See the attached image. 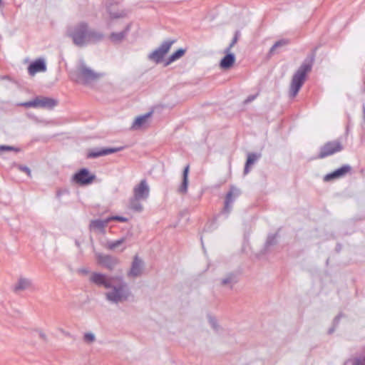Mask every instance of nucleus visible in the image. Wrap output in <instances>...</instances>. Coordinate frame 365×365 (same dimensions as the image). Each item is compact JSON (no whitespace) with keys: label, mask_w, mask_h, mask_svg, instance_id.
<instances>
[{"label":"nucleus","mask_w":365,"mask_h":365,"mask_svg":"<svg viewBox=\"0 0 365 365\" xmlns=\"http://www.w3.org/2000/svg\"><path fill=\"white\" fill-rule=\"evenodd\" d=\"M120 16H114L113 17L115 18H118V17H120Z\"/></svg>","instance_id":"34"},{"label":"nucleus","mask_w":365,"mask_h":365,"mask_svg":"<svg viewBox=\"0 0 365 365\" xmlns=\"http://www.w3.org/2000/svg\"><path fill=\"white\" fill-rule=\"evenodd\" d=\"M110 218V221L111 220H118L120 222H126L128 220L127 218L123 217H120V216H115V217H112Z\"/></svg>","instance_id":"28"},{"label":"nucleus","mask_w":365,"mask_h":365,"mask_svg":"<svg viewBox=\"0 0 365 365\" xmlns=\"http://www.w3.org/2000/svg\"><path fill=\"white\" fill-rule=\"evenodd\" d=\"M342 150V145L338 141H331L326 143L320 150L319 154V158H324L329 155H331L336 153L340 152Z\"/></svg>","instance_id":"6"},{"label":"nucleus","mask_w":365,"mask_h":365,"mask_svg":"<svg viewBox=\"0 0 365 365\" xmlns=\"http://www.w3.org/2000/svg\"><path fill=\"white\" fill-rule=\"evenodd\" d=\"M0 150H6V151H9V150H14L16 152H18L19 151V149H16L14 147H11V146H0Z\"/></svg>","instance_id":"27"},{"label":"nucleus","mask_w":365,"mask_h":365,"mask_svg":"<svg viewBox=\"0 0 365 365\" xmlns=\"http://www.w3.org/2000/svg\"><path fill=\"white\" fill-rule=\"evenodd\" d=\"M56 101L52 98L37 97L33 101L21 103V106L25 108H53L56 105Z\"/></svg>","instance_id":"5"},{"label":"nucleus","mask_w":365,"mask_h":365,"mask_svg":"<svg viewBox=\"0 0 365 365\" xmlns=\"http://www.w3.org/2000/svg\"><path fill=\"white\" fill-rule=\"evenodd\" d=\"M185 53V50L182 48H180L178 51H176L175 53H173L168 58V61L166 62L165 65H169L170 63L175 61L176 60L179 59Z\"/></svg>","instance_id":"19"},{"label":"nucleus","mask_w":365,"mask_h":365,"mask_svg":"<svg viewBox=\"0 0 365 365\" xmlns=\"http://www.w3.org/2000/svg\"><path fill=\"white\" fill-rule=\"evenodd\" d=\"M188 173L189 165H187L184 169L182 183L179 189L180 192L182 193H185L187 192L188 185Z\"/></svg>","instance_id":"17"},{"label":"nucleus","mask_w":365,"mask_h":365,"mask_svg":"<svg viewBox=\"0 0 365 365\" xmlns=\"http://www.w3.org/2000/svg\"><path fill=\"white\" fill-rule=\"evenodd\" d=\"M311 68V61L309 63H304L293 76L289 88L290 95L292 97L296 96L299 92L305 81L306 75L308 72L310 71Z\"/></svg>","instance_id":"1"},{"label":"nucleus","mask_w":365,"mask_h":365,"mask_svg":"<svg viewBox=\"0 0 365 365\" xmlns=\"http://www.w3.org/2000/svg\"><path fill=\"white\" fill-rule=\"evenodd\" d=\"M29 73L34 76L38 72H44L46 70V64L42 59H37L29 66Z\"/></svg>","instance_id":"11"},{"label":"nucleus","mask_w":365,"mask_h":365,"mask_svg":"<svg viewBox=\"0 0 365 365\" xmlns=\"http://www.w3.org/2000/svg\"><path fill=\"white\" fill-rule=\"evenodd\" d=\"M287 43V42L285 41H277L275 43V44L272 47L270 51L272 53L274 51V50L279 47V46H284Z\"/></svg>","instance_id":"26"},{"label":"nucleus","mask_w":365,"mask_h":365,"mask_svg":"<svg viewBox=\"0 0 365 365\" xmlns=\"http://www.w3.org/2000/svg\"><path fill=\"white\" fill-rule=\"evenodd\" d=\"M94 34L88 30L86 24H79L72 32L71 36L73 43L77 46H83L89 42L93 37Z\"/></svg>","instance_id":"3"},{"label":"nucleus","mask_w":365,"mask_h":365,"mask_svg":"<svg viewBox=\"0 0 365 365\" xmlns=\"http://www.w3.org/2000/svg\"><path fill=\"white\" fill-rule=\"evenodd\" d=\"M124 241L123 239H121V240H117L115 242H111L108 245V247L109 249L110 250H113V249H115V247H117L118 245H120L121 243H123Z\"/></svg>","instance_id":"24"},{"label":"nucleus","mask_w":365,"mask_h":365,"mask_svg":"<svg viewBox=\"0 0 365 365\" xmlns=\"http://www.w3.org/2000/svg\"><path fill=\"white\" fill-rule=\"evenodd\" d=\"M18 169L21 172L25 173L29 177L31 176V170L28 167L24 165H19Z\"/></svg>","instance_id":"23"},{"label":"nucleus","mask_w":365,"mask_h":365,"mask_svg":"<svg viewBox=\"0 0 365 365\" xmlns=\"http://www.w3.org/2000/svg\"><path fill=\"white\" fill-rule=\"evenodd\" d=\"M173 43V41H165L162 43L158 49L150 54V58L156 63L160 62L170 51Z\"/></svg>","instance_id":"7"},{"label":"nucleus","mask_w":365,"mask_h":365,"mask_svg":"<svg viewBox=\"0 0 365 365\" xmlns=\"http://www.w3.org/2000/svg\"><path fill=\"white\" fill-rule=\"evenodd\" d=\"M111 38H112L113 39H114V40H115V39H116V38H115V35H114V34H113V35L111 36Z\"/></svg>","instance_id":"31"},{"label":"nucleus","mask_w":365,"mask_h":365,"mask_svg":"<svg viewBox=\"0 0 365 365\" xmlns=\"http://www.w3.org/2000/svg\"><path fill=\"white\" fill-rule=\"evenodd\" d=\"M98 261L101 264L106 267L108 269H112V267L115 264V261L108 256L99 255L98 257Z\"/></svg>","instance_id":"16"},{"label":"nucleus","mask_w":365,"mask_h":365,"mask_svg":"<svg viewBox=\"0 0 365 365\" xmlns=\"http://www.w3.org/2000/svg\"><path fill=\"white\" fill-rule=\"evenodd\" d=\"M233 282V278H232V276H229V277H227V278L224 279L222 280V284H223V285H226V284H230V283H231V282Z\"/></svg>","instance_id":"29"},{"label":"nucleus","mask_w":365,"mask_h":365,"mask_svg":"<svg viewBox=\"0 0 365 365\" xmlns=\"http://www.w3.org/2000/svg\"><path fill=\"white\" fill-rule=\"evenodd\" d=\"M150 189L145 180H142L133 187V199L130 200L132 209L140 211L142 206L138 202L139 200L146 199L149 195Z\"/></svg>","instance_id":"2"},{"label":"nucleus","mask_w":365,"mask_h":365,"mask_svg":"<svg viewBox=\"0 0 365 365\" xmlns=\"http://www.w3.org/2000/svg\"><path fill=\"white\" fill-rule=\"evenodd\" d=\"M84 339L87 342H93L95 340V336L92 333H86L84 335Z\"/></svg>","instance_id":"25"},{"label":"nucleus","mask_w":365,"mask_h":365,"mask_svg":"<svg viewBox=\"0 0 365 365\" xmlns=\"http://www.w3.org/2000/svg\"><path fill=\"white\" fill-rule=\"evenodd\" d=\"M237 41V36H235V38H233L229 48L227 49V52L230 50V48L235 45V43H236V42Z\"/></svg>","instance_id":"30"},{"label":"nucleus","mask_w":365,"mask_h":365,"mask_svg":"<svg viewBox=\"0 0 365 365\" xmlns=\"http://www.w3.org/2000/svg\"><path fill=\"white\" fill-rule=\"evenodd\" d=\"M119 149L118 148H108V149H101L98 151H93V152H91L89 154H88V157L89 158H96V157H99V156H102V155H108V154H110V153H115L117 151H118Z\"/></svg>","instance_id":"14"},{"label":"nucleus","mask_w":365,"mask_h":365,"mask_svg":"<svg viewBox=\"0 0 365 365\" xmlns=\"http://www.w3.org/2000/svg\"><path fill=\"white\" fill-rule=\"evenodd\" d=\"M258 156L255 153H250L245 165V173L249 172V168L257 160Z\"/></svg>","instance_id":"21"},{"label":"nucleus","mask_w":365,"mask_h":365,"mask_svg":"<svg viewBox=\"0 0 365 365\" xmlns=\"http://www.w3.org/2000/svg\"><path fill=\"white\" fill-rule=\"evenodd\" d=\"M2 6V0H0V6Z\"/></svg>","instance_id":"33"},{"label":"nucleus","mask_w":365,"mask_h":365,"mask_svg":"<svg viewBox=\"0 0 365 365\" xmlns=\"http://www.w3.org/2000/svg\"><path fill=\"white\" fill-rule=\"evenodd\" d=\"M91 280L98 285H103L106 288H109L112 285V279H107L105 275L93 273L91 277Z\"/></svg>","instance_id":"10"},{"label":"nucleus","mask_w":365,"mask_h":365,"mask_svg":"<svg viewBox=\"0 0 365 365\" xmlns=\"http://www.w3.org/2000/svg\"><path fill=\"white\" fill-rule=\"evenodd\" d=\"M30 285L31 282L29 280L27 279L21 278L16 282L14 289L16 291H21L28 289Z\"/></svg>","instance_id":"18"},{"label":"nucleus","mask_w":365,"mask_h":365,"mask_svg":"<svg viewBox=\"0 0 365 365\" xmlns=\"http://www.w3.org/2000/svg\"><path fill=\"white\" fill-rule=\"evenodd\" d=\"M110 221V218H107L105 220H96L91 222V227L93 229H103Z\"/></svg>","instance_id":"20"},{"label":"nucleus","mask_w":365,"mask_h":365,"mask_svg":"<svg viewBox=\"0 0 365 365\" xmlns=\"http://www.w3.org/2000/svg\"><path fill=\"white\" fill-rule=\"evenodd\" d=\"M96 176L91 174L88 170L83 168L76 173L73 179L78 185H84L91 184L95 179Z\"/></svg>","instance_id":"8"},{"label":"nucleus","mask_w":365,"mask_h":365,"mask_svg":"<svg viewBox=\"0 0 365 365\" xmlns=\"http://www.w3.org/2000/svg\"><path fill=\"white\" fill-rule=\"evenodd\" d=\"M148 116V115H143L137 118L133 122L132 128L133 129L140 128L146 122Z\"/></svg>","instance_id":"22"},{"label":"nucleus","mask_w":365,"mask_h":365,"mask_svg":"<svg viewBox=\"0 0 365 365\" xmlns=\"http://www.w3.org/2000/svg\"><path fill=\"white\" fill-rule=\"evenodd\" d=\"M141 261L137 257H135L130 271V274L133 276H138L140 274L141 272Z\"/></svg>","instance_id":"15"},{"label":"nucleus","mask_w":365,"mask_h":365,"mask_svg":"<svg viewBox=\"0 0 365 365\" xmlns=\"http://www.w3.org/2000/svg\"><path fill=\"white\" fill-rule=\"evenodd\" d=\"M107 298L108 300L118 302L126 298V294L123 289V287L118 289H114L111 292L107 293Z\"/></svg>","instance_id":"12"},{"label":"nucleus","mask_w":365,"mask_h":365,"mask_svg":"<svg viewBox=\"0 0 365 365\" xmlns=\"http://www.w3.org/2000/svg\"><path fill=\"white\" fill-rule=\"evenodd\" d=\"M351 170V168L350 165H344L341 168L336 169V170L333 171L332 173L326 175L324 177V180L327 182L343 178L344 176L349 173Z\"/></svg>","instance_id":"9"},{"label":"nucleus","mask_w":365,"mask_h":365,"mask_svg":"<svg viewBox=\"0 0 365 365\" xmlns=\"http://www.w3.org/2000/svg\"><path fill=\"white\" fill-rule=\"evenodd\" d=\"M254 98H255V97H253V98H249L247 101H250L251 100H252V99H254Z\"/></svg>","instance_id":"32"},{"label":"nucleus","mask_w":365,"mask_h":365,"mask_svg":"<svg viewBox=\"0 0 365 365\" xmlns=\"http://www.w3.org/2000/svg\"><path fill=\"white\" fill-rule=\"evenodd\" d=\"M235 62V55L227 53L220 61V66L221 68L227 70L230 68Z\"/></svg>","instance_id":"13"},{"label":"nucleus","mask_w":365,"mask_h":365,"mask_svg":"<svg viewBox=\"0 0 365 365\" xmlns=\"http://www.w3.org/2000/svg\"><path fill=\"white\" fill-rule=\"evenodd\" d=\"M76 81L87 83L90 81L99 78L101 75L95 73L93 71L86 67L83 63L81 64L74 72Z\"/></svg>","instance_id":"4"}]
</instances>
